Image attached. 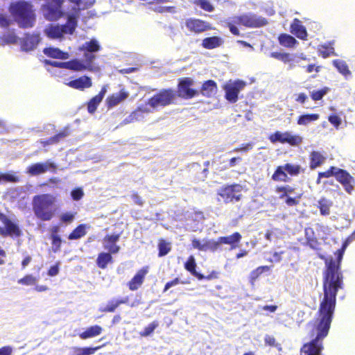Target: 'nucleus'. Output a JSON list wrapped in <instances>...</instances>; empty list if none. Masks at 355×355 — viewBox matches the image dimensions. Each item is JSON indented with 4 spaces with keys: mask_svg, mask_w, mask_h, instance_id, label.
Wrapping results in <instances>:
<instances>
[{
    "mask_svg": "<svg viewBox=\"0 0 355 355\" xmlns=\"http://www.w3.org/2000/svg\"><path fill=\"white\" fill-rule=\"evenodd\" d=\"M342 252L338 261H327V270L323 272L324 297L320 301L317 317L310 322L309 342L300 349L301 355H320L323 350V340L327 336L333 320L338 291L343 288V275L339 272Z\"/></svg>",
    "mask_w": 355,
    "mask_h": 355,
    "instance_id": "f257e3e1",
    "label": "nucleus"
},
{
    "mask_svg": "<svg viewBox=\"0 0 355 355\" xmlns=\"http://www.w3.org/2000/svg\"><path fill=\"white\" fill-rule=\"evenodd\" d=\"M8 12L13 21L21 28H31L36 23L35 9L31 1L19 0L11 2L8 6Z\"/></svg>",
    "mask_w": 355,
    "mask_h": 355,
    "instance_id": "f03ea898",
    "label": "nucleus"
},
{
    "mask_svg": "<svg viewBox=\"0 0 355 355\" xmlns=\"http://www.w3.org/2000/svg\"><path fill=\"white\" fill-rule=\"evenodd\" d=\"M56 197L51 193L35 195L32 200V209L35 216L42 221H49L55 216L53 207L56 203Z\"/></svg>",
    "mask_w": 355,
    "mask_h": 355,
    "instance_id": "7ed1b4c3",
    "label": "nucleus"
},
{
    "mask_svg": "<svg viewBox=\"0 0 355 355\" xmlns=\"http://www.w3.org/2000/svg\"><path fill=\"white\" fill-rule=\"evenodd\" d=\"M176 92L171 88L159 90L148 99L147 105L153 110L165 107L173 104L176 99Z\"/></svg>",
    "mask_w": 355,
    "mask_h": 355,
    "instance_id": "20e7f679",
    "label": "nucleus"
},
{
    "mask_svg": "<svg viewBox=\"0 0 355 355\" xmlns=\"http://www.w3.org/2000/svg\"><path fill=\"white\" fill-rule=\"evenodd\" d=\"M64 0H46L41 6V11L44 18L49 21H56L64 17L65 12L62 10Z\"/></svg>",
    "mask_w": 355,
    "mask_h": 355,
    "instance_id": "39448f33",
    "label": "nucleus"
},
{
    "mask_svg": "<svg viewBox=\"0 0 355 355\" xmlns=\"http://www.w3.org/2000/svg\"><path fill=\"white\" fill-rule=\"evenodd\" d=\"M242 189L243 187L239 184H226L218 190L217 195L225 204L236 202L242 198Z\"/></svg>",
    "mask_w": 355,
    "mask_h": 355,
    "instance_id": "423d86ee",
    "label": "nucleus"
},
{
    "mask_svg": "<svg viewBox=\"0 0 355 355\" xmlns=\"http://www.w3.org/2000/svg\"><path fill=\"white\" fill-rule=\"evenodd\" d=\"M193 80L190 77H184L178 80L176 95L183 99H191L199 96V92L192 88Z\"/></svg>",
    "mask_w": 355,
    "mask_h": 355,
    "instance_id": "0eeeda50",
    "label": "nucleus"
},
{
    "mask_svg": "<svg viewBox=\"0 0 355 355\" xmlns=\"http://www.w3.org/2000/svg\"><path fill=\"white\" fill-rule=\"evenodd\" d=\"M246 86V83L241 80L227 81L223 86L225 98L230 103H235L239 99V94Z\"/></svg>",
    "mask_w": 355,
    "mask_h": 355,
    "instance_id": "6e6552de",
    "label": "nucleus"
},
{
    "mask_svg": "<svg viewBox=\"0 0 355 355\" xmlns=\"http://www.w3.org/2000/svg\"><path fill=\"white\" fill-rule=\"evenodd\" d=\"M234 21L237 25L248 28H259L268 24V20L257 15L248 13L234 17Z\"/></svg>",
    "mask_w": 355,
    "mask_h": 355,
    "instance_id": "1a4fd4ad",
    "label": "nucleus"
},
{
    "mask_svg": "<svg viewBox=\"0 0 355 355\" xmlns=\"http://www.w3.org/2000/svg\"><path fill=\"white\" fill-rule=\"evenodd\" d=\"M268 139L272 144L279 142L281 144H288L291 146H298L302 142V137L299 135H292L290 132H281L276 131L270 135Z\"/></svg>",
    "mask_w": 355,
    "mask_h": 355,
    "instance_id": "9d476101",
    "label": "nucleus"
},
{
    "mask_svg": "<svg viewBox=\"0 0 355 355\" xmlns=\"http://www.w3.org/2000/svg\"><path fill=\"white\" fill-rule=\"evenodd\" d=\"M0 221L4 227H0V235L3 237H19L21 231L18 225L12 222L6 214L0 211Z\"/></svg>",
    "mask_w": 355,
    "mask_h": 355,
    "instance_id": "9b49d317",
    "label": "nucleus"
},
{
    "mask_svg": "<svg viewBox=\"0 0 355 355\" xmlns=\"http://www.w3.org/2000/svg\"><path fill=\"white\" fill-rule=\"evenodd\" d=\"M184 26L188 31L196 35L214 29L209 22L193 17L187 19Z\"/></svg>",
    "mask_w": 355,
    "mask_h": 355,
    "instance_id": "f8f14e48",
    "label": "nucleus"
},
{
    "mask_svg": "<svg viewBox=\"0 0 355 355\" xmlns=\"http://www.w3.org/2000/svg\"><path fill=\"white\" fill-rule=\"evenodd\" d=\"M102 47L96 39H92L85 42L80 48L79 51L83 53V58L87 62L94 64V62L97 58L96 53L101 50Z\"/></svg>",
    "mask_w": 355,
    "mask_h": 355,
    "instance_id": "ddd939ff",
    "label": "nucleus"
},
{
    "mask_svg": "<svg viewBox=\"0 0 355 355\" xmlns=\"http://www.w3.org/2000/svg\"><path fill=\"white\" fill-rule=\"evenodd\" d=\"M57 168V165L54 162L48 160L45 162L31 164L27 168V173L31 175H38L47 171L55 173Z\"/></svg>",
    "mask_w": 355,
    "mask_h": 355,
    "instance_id": "4468645a",
    "label": "nucleus"
},
{
    "mask_svg": "<svg viewBox=\"0 0 355 355\" xmlns=\"http://www.w3.org/2000/svg\"><path fill=\"white\" fill-rule=\"evenodd\" d=\"M344 188L345 191L351 195L354 191L355 178L346 170L340 168L336 179Z\"/></svg>",
    "mask_w": 355,
    "mask_h": 355,
    "instance_id": "2eb2a0df",
    "label": "nucleus"
},
{
    "mask_svg": "<svg viewBox=\"0 0 355 355\" xmlns=\"http://www.w3.org/2000/svg\"><path fill=\"white\" fill-rule=\"evenodd\" d=\"M149 266H145L137 271L132 278L127 283L130 291H137L142 286L145 281L146 276L149 272Z\"/></svg>",
    "mask_w": 355,
    "mask_h": 355,
    "instance_id": "dca6fc26",
    "label": "nucleus"
},
{
    "mask_svg": "<svg viewBox=\"0 0 355 355\" xmlns=\"http://www.w3.org/2000/svg\"><path fill=\"white\" fill-rule=\"evenodd\" d=\"M67 69L74 71H83L85 70L94 71H95L96 67L94 64H92L89 62H87L85 60L81 61L78 59H73L67 61Z\"/></svg>",
    "mask_w": 355,
    "mask_h": 355,
    "instance_id": "f3484780",
    "label": "nucleus"
},
{
    "mask_svg": "<svg viewBox=\"0 0 355 355\" xmlns=\"http://www.w3.org/2000/svg\"><path fill=\"white\" fill-rule=\"evenodd\" d=\"M40 37L38 34H26L21 42V48L23 51L33 50L39 44Z\"/></svg>",
    "mask_w": 355,
    "mask_h": 355,
    "instance_id": "a211bd4d",
    "label": "nucleus"
},
{
    "mask_svg": "<svg viewBox=\"0 0 355 355\" xmlns=\"http://www.w3.org/2000/svg\"><path fill=\"white\" fill-rule=\"evenodd\" d=\"M198 92L199 94H200L205 97L212 98L217 94V83L214 80H207L202 83L200 89Z\"/></svg>",
    "mask_w": 355,
    "mask_h": 355,
    "instance_id": "6ab92c4d",
    "label": "nucleus"
},
{
    "mask_svg": "<svg viewBox=\"0 0 355 355\" xmlns=\"http://www.w3.org/2000/svg\"><path fill=\"white\" fill-rule=\"evenodd\" d=\"M66 85L73 89L83 91L85 89L91 87L92 86V81L90 77L82 76L68 82Z\"/></svg>",
    "mask_w": 355,
    "mask_h": 355,
    "instance_id": "aec40b11",
    "label": "nucleus"
},
{
    "mask_svg": "<svg viewBox=\"0 0 355 355\" xmlns=\"http://www.w3.org/2000/svg\"><path fill=\"white\" fill-rule=\"evenodd\" d=\"M290 31L300 40H306L307 39L308 34L306 28L297 18L293 20L290 26Z\"/></svg>",
    "mask_w": 355,
    "mask_h": 355,
    "instance_id": "412c9836",
    "label": "nucleus"
},
{
    "mask_svg": "<svg viewBox=\"0 0 355 355\" xmlns=\"http://www.w3.org/2000/svg\"><path fill=\"white\" fill-rule=\"evenodd\" d=\"M129 96V93L124 89H122L118 93H114L106 98V105L108 108L116 106L122 101H125Z\"/></svg>",
    "mask_w": 355,
    "mask_h": 355,
    "instance_id": "4be33fe9",
    "label": "nucleus"
},
{
    "mask_svg": "<svg viewBox=\"0 0 355 355\" xmlns=\"http://www.w3.org/2000/svg\"><path fill=\"white\" fill-rule=\"evenodd\" d=\"M71 6V11L80 14L81 10L92 8L96 0H66Z\"/></svg>",
    "mask_w": 355,
    "mask_h": 355,
    "instance_id": "5701e85b",
    "label": "nucleus"
},
{
    "mask_svg": "<svg viewBox=\"0 0 355 355\" xmlns=\"http://www.w3.org/2000/svg\"><path fill=\"white\" fill-rule=\"evenodd\" d=\"M119 234L106 235L103 239L105 243L104 248L112 254L118 253L120 250V247L116 243L119 240Z\"/></svg>",
    "mask_w": 355,
    "mask_h": 355,
    "instance_id": "b1692460",
    "label": "nucleus"
},
{
    "mask_svg": "<svg viewBox=\"0 0 355 355\" xmlns=\"http://www.w3.org/2000/svg\"><path fill=\"white\" fill-rule=\"evenodd\" d=\"M242 239L241 234L236 232L231 235L218 237L220 245L227 244L230 245V249L233 250L239 246Z\"/></svg>",
    "mask_w": 355,
    "mask_h": 355,
    "instance_id": "393cba45",
    "label": "nucleus"
},
{
    "mask_svg": "<svg viewBox=\"0 0 355 355\" xmlns=\"http://www.w3.org/2000/svg\"><path fill=\"white\" fill-rule=\"evenodd\" d=\"M128 302V297L120 299H112L107 302L105 306L100 309V311L103 313H113L121 304H126Z\"/></svg>",
    "mask_w": 355,
    "mask_h": 355,
    "instance_id": "a878e982",
    "label": "nucleus"
},
{
    "mask_svg": "<svg viewBox=\"0 0 355 355\" xmlns=\"http://www.w3.org/2000/svg\"><path fill=\"white\" fill-rule=\"evenodd\" d=\"M107 92L105 86H103L99 93L92 97L87 103V111L90 114H94L101 102L103 101L104 96Z\"/></svg>",
    "mask_w": 355,
    "mask_h": 355,
    "instance_id": "bb28decb",
    "label": "nucleus"
},
{
    "mask_svg": "<svg viewBox=\"0 0 355 355\" xmlns=\"http://www.w3.org/2000/svg\"><path fill=\"white\" fill-rule=\"evenodd\" d=\"M80 16L79 13L71 11L67 15V19L65 24L62 25L67 33L73 34L78 24V19Z\"/></svg>",
    "mask_w": 355,
    "mask_h": 355,
    "instance_id": "cd10ccee",
    "label": "nucleus"
},
{
    "mask_svg": "<svg viewBox=\"0 0 355 355\" xmlns=\"http://www.w3.org/2000/svg\"><path fill=\"white\" fill-rule=\"evenodd\" d=\"M43 52L46 56L54 59L66 60L69 58V56L67 52L62 51L60 49L54 47L45 48Z\"/></svg>",
    "mask_w": 355,
    "mask_h": 355,
    "instance_id": "c85d7f7f",
    "label": "nucleus"
},
{
    "mask_svg": "<svg viewBox=\"0 0 355 355\" xmlns=\"http://www.w3.org/2000/svg\"><path fill=\"white\" fill-rule=\"evenodd\" d=\"M223 40L218 36L207 37L202 40V46L205 49H213L220 46Z\"/></svg>",
    "mask_w": 355,
    "mask_h": 355,
    "instance_id": "c756f323",
    "label": "nucleus"
},
{
    "mask_svg": "<svg viewBox=\"0 0 355 355\" xmlns=\"http://www.w3.org/2000/svg\"><path fill=\"white\" fill-rule=\"evenodd\" d=\"M103 332V328L99 325H93L87 328L84 331L78 334L79 337L83 340L99 336Z\"/></svg>",
    "mask_w": 355,
    "mask_h": 355,
    "instance_id": "7c9ffc66",
    "label": "nucleus"
},
{
    "mask_svg": "<svg viewBox=\"0 0 355 355\" xmlns=\"http://www.w3.org/2000/svg\"><path fill=\"white\" fill-rule=\"evenodd\" d=\"M309 159V167L312 170L321 166L326 159L325 157L321 153L315 150H313L310 153Z\"/></svg>",
    "mask_w": 355,
    "mask_h": 355,
    "instance_id": "2f4dec72",
    "label": "nucleus"
},
{
    "mask_svg": "<svg viewBox=\"0 0 355 355\" xmlns=\"http://www.w3.org/2000/svg\"><path fill=\"white\" fill-rule=\"evenodd\" d=\"M318 55L322 58H327L331 55H336L333 42H329L327 44L320 45L318 49Z\"/></svg>",
    "mask_w": 355,
    "mask_h": 355,
    "instance_id": "473e14b6",
    "label": "nucleus"
},
{
    "mask_svg": "<svg viewBox=\"0 0 355 355\" xmlns=\"http://www.w3.org/2000/svg\"><path fill=\"white\" fill-rule=\"evenodd\" d=\"M112 253L109 252H101L98 254L96 259V265L101 269H105L108 263L113 262V258Z\"/></svg>",
    "mask_w": 355,
    "mask_h": 355,
    "instance_id": "72a5a7b5",
    "label": "nucleus"
},
{
    "mask_svg": "<svg viewBox=\"0 0 355 355\" xmlns=\"http://www.w3.org/2000/svg\"><path fill=\"white\" fill-rule=\"evenodd\" d=\"M270 270V266H261L251 271L248 277L250 284L252 286L254 285L255 282L261 276V275L265 272H268Z\"/></svg>",
    "mask_w": 355,
    "mask_h": 355,
    "instance_id": "f704fd0d",
    "label": "nucleus"
},
{
    "mask_svg": "<svg viewBox=\"0 0 355 355\" xmlns=\"http://www.w3.org/2000/svg\"><path fill=\"white\" fill-rule=\"evenodd\" d=\"M89 226L87 224L78 225L68 236L69 240H77L83 237L87 234Z\"/></svg>",
    "mask_w": 355,
    "mask_h": 355,
    "instance_id": "c9c22d12",
    "label": "nucleus"
},
{
    "mask_svg": "<svg viewBox=\"0 0 355 355\" xmlns=\"http://www.w3.org/2000/svg\"><path fill=\"white\" fill-rule=\"evenodd\" d=\"M278 41L280 45L286 48H293L297 44L295 37L286 33L280 34Z\"/></svg>",
    "mask_w": 355,
    "mask_h": 355,
    "instance_id": "e433bc0d",
    "label": "nucleus"
},
{
    "mask_svg": "<svg viewBox=\"0 0 355 355\" xmlns=\"http://www.w3.org/2000/svg\"><path fill=\"white\" fill-rule=\"evenodd\" d=\"M285 166H278L274 173L272 175V180L275 182H286L288 181L289 178L287 175V172L285 169Z\"/></svg>",
    "mask_w": 355,
    "mask_h": 355,
    "instance_id": "4c0bfd02",
    "label": "nucleus"
},
{
    "mask_svg": "<svg viewBox=\"0 0 355 355\" xmlns=\"http://www.w3.org/2000/svg\"><path fill=\"white\" fill-rule=\"evenodd\" d=\"M46 35L52 39H59L63 37V33H67L62 26H51L46 31Z\"/></svg>",
    "mask_w": 355,
    "mask_h": 355,
    "instance_id": "58836bf2",
    "label": "nucleus"
},
{
    "mask_svg": "<svg viewBox=\"0 0 355 355\" xmlns=\"http://www.w3.org/2000/svg\"><path fill=\"white\" fill-rule=\"evenodd\" d=\"M263 340L266 346L270 348H275L279 352H282L283 347L282 344L278 342L277 339L274 336L266 334L264 336Z\"/></svg>",
    "mask_w": 355,
    "mask_h": 355,
    "instance_id": "ea45409f",
    "label": "nucleus"
},
{
    "mask_svg": "<svg viewBox=\"0 0 355 355\" xmlns=\"http://www.w3.org/2000/svg\"><path fill=\"white\" fill-rule=\"evenodd\" d=\"M333 64L345 78L351 76L352 73L346 62L341 60H335L333 61Z\"/></svg>",
    "mask_w": 355,
    "mask_h": 355,
    "instance_id": "a19ab883",
    "label": "nucleus"
},
{
    "mask_svg": "<svg viewBox=\"0 0 355 355\" xmlns=\"http://www.w3.org/2000/svg\"><path fill=\"white\" fill-rule=\"evenodd\" d=\"M150 110L146 106H139L135 110H134L128 116V121L133 122L138 121L142 117V114L150 112Z\"/></svg>",
    "mask_w": 355,
    "mask_h": 355,
    "instance_id": "79ce46f5",
    "label": "nucleus"
},
{
    "mask_svg": "<svg viewBox=\"0 0 355 355\" xmlns=\"http://www.w3.org/2000/svg\"><path fill=\"white\" fill-rule=\"evenodd\" d=\"M286 171L288 175H290L291 177L293 176H297L300 173H302L304 172L305 169L303 168L299 164H294L291 163H286L284 164Z\"/></svg>",
    "mask_w": 355,
    "mask_h": 355,
    "instance_id": "37998d69",
    "label": "nucleus"
},
{
    "mask_svg": "<svg viewBox=\"0 0 355 355\" xmlns=\"http://www.w3.org/2000/svg\"><path fill=\"white\" fill-rule=\"evenodd\" d=\"M319 118L320 115L318 114H306L300 115L297 122L300 125H306L309 123L317 121Z\"/></svg>",
    "mask_w": 355,
    "mask_h": 355,
    "instance_id": "c03bdc74",
    "label": "nucleus"
},
{
    "mask_svg": "<svg viewBox=\"0 0 355 355\" xmlns=\"http://www.w3.org/2000/svg\"><path fill=\"white\" fill-rule=\"evenodd\" d=\"M101 348L100 346L96 347H75L73 348V354L71 355H92L94 354L98 349Z\"/></svg>",
    "mask_w": 355,
    "mask_h": 355,
    "instance_id": "a18cd8bd",
    "label": "nucleus"
},
{
    "mask_svg": "<svg viewBox=\"0 0 355 355\" xmlns=\"http://www.w3.org/2000/svg\"><path fill=\"white\" fill-rule=\"evenodd\" d=\"M308 232H311V234H314V232L312 228L305 229V238L306 245L313 250L318 249L319 243L317 238L312 235L308 236Z\"/></svg>",
    "mask_w": 355,
    "mask_h": 355,
    "instance_id": "49530a36",
    "label": "nucleus"
},
{
    "mask_svg": "<svg viewBox=\"0 0 355 355\" xmlns=\"http://www.w3.org/2000/svg\"><path fill=\"white\" fill-rule=\"evenodd\" d=\"M331 202L325 198H322L318 200V207L320 213L322 216H328L330 214V207Z\"/></svg>",
    "mask_w": 355,
    "mask_h": 355,
    "instance_id": "de8ad7c7",
    "label": "nucleus"
},
{
    "mask_svg": "<svg viewBox=\"0 0 355 355\" xmlns=\"http://www.w3.org/2000/svg\"><path fill=\"white\" fill-rule=\"evenodd\" d=\"M171 250L169 243L166 242L164 239H161L158 243V256L159 257L166 255Z\"/></svg>",
    "mask_w": 355,
    "mask_h": 355,
    "instance_id": "09e8293b",
    "label": "nucleus"
},
{
    "mask_svg": "<svg viewBox=\"0 0 355 355\" xmlns=\"http://www.w3.org/2000/svg\"><path fill=\"white\" fill-rule=\"evenodd\" d=\"M203 241L205 251L209 250L211 252H216L220 249V243L218 239H217V241H214L213 239H205Z\"/></svg>",
    "mask_w": 355,
    "mask_h": 355,
    "instance_id": "8fccbe9b",
    "label": "nucleus"
},
{
    "mask_svg": "<svg viewBox=\"0 0 355 355\" xmlns=\"http://www.w3.org/2000/svg\"><path fill=\"white\" fill-rule=\"evenodd\" d=\"M159 326V322L154 320L148 324L141 331L139 332L141 337H148L150 336L155 329Z\"/></svg>",
    "mask_w": 355,
    "mask_h": 355,
    "instance_id": "3c124183",
    "label": "nucleus"
},
{
    "mask_svg": "<svg viewBox=\"0 0 355 355\" xmlns=\"http://www.w3.org/2000/svg\"><path fill=\"white\" fill-rule=\"evenodd\" d=\"M70 131L69 128L65 127L62 130H61L58 133L53 135V137H51V142H53V144H58L61 140L64 139L66 137L69 135Z\"/></svg>",
    "mask_w": 355,
    "mask_h": 355,
    "instance_id": "603ef678",
    "label": "nucleus"
},
{
    "mask_svg": "<svg viewBox=\"0 0 355 355\" xmlns=\"http://www.w3.org/2000/svg\"><path fill=\"white\" fill-rule=\"evenodd\" d=\"M19 181V178L14 173H0V184L3 182L15 183Z\"/></svg>",
    "mask_w": 355,
    "mask_h": 355,
    "instance_id": "864d4df0",
    "label": "nucleus"
},
{
    "mask_svg": "<svg viewBox=\"0 0 355 355\" xmlns=\"http://www.w3.org/2000/svg\"><path fill=\"white\" fill-rule=\"evenodd\" d=\"M37 278L32 275H26L22 278L18 279V284L24 286L36 285Z\"/></svg>",
    "mask_w": 355,
    "mask_h": 355,
    "instance_id": "5fc2aeb1",
    "label": "nucleus"
},
{
    "mask_svg": "<svg viewBox=\"0 0 355 355\" xmlns=\"http://www.w3.org/2000/svg\"><path fill=\"white\" fill-rule=\"evenodd\" d=\"M340 170V168L331 166L326 171L320 172V178H329L334 176L336 179V175H338Z\"/></svg>",
    "mask_w": 355,
    "mask_h": 355,
    "instance_id": "6e6d98bb",
    "label": "nucleus"
},
{
    "mask_svg": "<svg viewBox=\"0 0 355 355\" xmlns=\"http://www.w3.org/2000/svg\"><path fill=\"white\" fill-rule=\"evenodd\" d=\"M52 250L53 252H58L60 250L62 239L58 234H51Z\"/></svg>",
    "mask_w": 355,
    "mask_h": 355,
    "instance_id": "4d7b16f0",
    "label": "nucleus"
},
{
    "mask_svg": "<svg viewBox=\"0 0 355 355\" xmlns=\"http://www.w3.org/2000/svg\"><path fill=\"white\" fill-rule=\"evenodd\" d=\"M329 91V88L327 87H323L322 89L317 91H313L311 93V97L315 101H320L324 97L325 94H327Z\"/></svg>",
    "mask_w": 355,
    "mask_h": 355,
    "instance_id": "13d9d810",
    "label": "nucleus"
},
{
    "mask_svg": "<svg viewBox=\"0 0 355 355\" xmlns=\"http://www.w3.org/2000/svg\"><path fill=\"white\" fill-rule=\"evenodd\" d=\"M194 3L199 6L200 8L207 12H212L214 7L209 1V0H195Z\"/></svg>",
    "mask_w": 355,
    "mask_h": 355,
    "instance_id": "bf43d9fd",
    "label": "nucleus"
},
{
    "mask_svg": "<svg viewBox=\"0 0 355 355\" xmlns=\"http://www.w3.org/2000/svg\"><path fill=\"white\" fill-rule=\"evenodd\" d=\"M184 268L187 271L191 272V274L194 273L196 270V263L193 256L191 255L189 257L187 261L184 263Z\"/></svg>",
    "mask_w": 355,
    "mask_h": 355,
    "instance_id": "052dcab7",
    "label": "nucleus"
},
{
    "mask_svg": "<svg viewBox=\"0 0 355 355\" xmlns=\"http://www.w3.org/2000/svg\"><path fill=\"white\" fill-rule=\"evenodd\" d=\"M301 198L302 194H298L295 197H291L288 196L286 198H285V203L288 207L297 206L300 204Z\"/></svg>",
    "mask_w": 355,
    "mask_h": 355,
    "instance_id": "680f3d73",
    "label": "nucleus"
},
{
    "mask_svg": "<svg viewBox=\"0 0 355 355\" xmlns=\"http://www.w3.org/2000/svg\"><path fill=\"white\" fill-rule=\"evenodd\" d=\"M1 39L6 44H16L17 42L18 37L14 32H11L4 34Z\"/></svg>",
    "mask_w": 355,
    "mask_h": 355,
    "instance_id": "e2e57ef3",
    "label": "nucleus"
},
{
    "mask_svg": "<svg viewBox=\"0 0 355 355\" xmlns=\"http://www.w3.org/2000/svg\"><path fill=\"white\" fill-rule=\"evenodd\" d=\"M12 24V20L6 14L0 13V28H8Z\"/></svg>",
    "mask_w": 355,
    "mask_h": 355,
    "instance_id": "0e129e2a",
    "label": "nucleus"
},
{
    "mask_svg": "<svg viewBox=\"0 0 355 355\" xmlns=\"http://www.w3.org/2000/svg\"><path fill=\"white\" fill-rule=\"evenodd\" d=\"M295 55L289 53H284L282 62H283L285 64H289L290 68L293 67V62L295 61Z\"/></svg>",
    "mask_w": 355,
    "mask_h": 355,
    "instance_id": "69168bd1",
    "label": "nucleus"
},
{
    "mask_svg": "<svg viewBox=\"0 0 355 355\" xmlns=\"http://www.w3.org/2000/svg\"><path fill=\"white\" fill-rule=\"evenodd\" d=\"M44 63L46 65H50L54 67L61 68V69H67V62H57V61H51L49 60H45Z\"/></svg>",
    "mask_w": 355,
    "mask_h": 355,
    "instance_id": "338daca9",
    "label": "nucleus"
},
{
    "mask_svg": "<svg viewBox=\"0 0 355 355\" xmlns=\"http://www.w3.org/2000/svg\"><path fill=\"white\" fill-rule=\"evenodd\" d=\"M71 195L73 200L77 201L83 198V196H84V193L81 188H76L72 190Z\"/></svg>",
    "mask_w": 355,
    "mask_h": 355,
    "instance_id": "774afa93",
    "label": "nucleus"
}]
</instances>
